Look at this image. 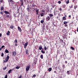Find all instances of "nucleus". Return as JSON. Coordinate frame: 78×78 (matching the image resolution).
Segmentation results:
<instances>
[{
  "label": "nucleus",
  "mask_w": 78,
  "mask_h": 78,
  "mask_svg": "<svg viewBox=\"0 0 78 78\" xmlns=\"http://www.w3.org/2000/svg\"><path fill=\"white\" fill-rule=\"evenodd\" d=\"M49 16L50 17H53V15L50 13L49 14Z\"/></svg>",
  "instance_id": "a878e982"
},
{
  "label": "nucleus",
  "mask_w": 78,
  "mask_h": 78,
  "mask_svg": "<svg viewBox=\"0 0 78 78\" xmlns=\"http://www.w3.org/2000/svg\"><path fill=\"white\" fill-rule=\"evenodd\" d=\"M30 9H31V8L29 6V5L28 6L27 8V11H28V12H30L31 11V10H30Z\"/></svg>",
  "instance_id": "20e7f679"
},
{
  "label": "nucleus",
  "mask_w": 78,
  "mask_h": 78,
  "mask_svg": "<svg viewBox=\"0 0 78 78\" xmlns=\"http://www.w3.org/2000/svg\"><path fill=\"white\" fill-rule=\"evenodd\" d=\"M65 64H67V61H65Z\"/></svg>",
  "instance_id": "864d4df0"
},
{
  "label": "nucleus",
  "mask_w": 78,
  "mask_h": 78,
  "mask_svg": "<svg viewBox=\"0 0 78 78\" xmlns=\"http://www.w3.org/2000/svg\"><path fill=\"white\" fill-rule=\"evenodd\" d=\"M36 75H34L32 77H36Z\"/></svg>",
  "instance_id": "3c124183"
},
{
  "label": "nucleus",
  "mask_w": 78,
  "mask_h": 78,
  "mask_svg": "<svg viewBox=\"0 0 78 78\" xmlns=\"http://www.w3.org/2000/svg\"><path fill=\"white\" fill-rule=\"evenodd\" d=\"M29 51L27 49H26L25 51L26 54L27 55H29Z\"/></svg>",
  "instance_id": "1a4fd4ad"
},
{
  "label": "nucleus",
  "mask_w": 78,
  "mask_h": 78,
  "mask_svg": "<svg viewBox=\"0 0 78 78\" xmlns=\"http://www.w3.org/2000/svg\"><path fill=\"white\" fill-rule=\"evenodd\" d=\"M54 72L55 73H57V72H56L55 71H54Z\"/></svg>",
  "instance_id": "13d9d810"
},
{
  "label": "nucleus",
  "mask_w": 78,
  "mask_h": 78,
  "mask_svg": "<svg viewBox=\"0 0 78 78\" xmlns=\"http://www.w3.org/2000/svg\"><path fill=\"white\" fill-rule=\"evenodd\" d=\"M51 17H50L49 16H47L46 18V20L47 21H48L50 19V18Z\"/></svg>",
  "instance_id": "7ed1b4c3"
},
{
  "label": "nucleus",
  "mask_w": 78,
  "mask_h": 78,
  "mask_svg": "<svg viewBox=\"0 0 78 78\" xmlns=\"http://www.w3.org/2000/svg\"><path fill=\"white\" fill-rule=\"evenodd\" d=\"M9 33H10V32H9V31H8L6 33V34L7 35H8H8H9Z\"/></svg>",
  "instance_id": "72a5a7b5"
},
{
  "label": "nucleus",
  "mask_w": 78,
  "mask_h": 78,
  "mask_svg": "<svg viewBox=\"0 0 78 78\" xmlns=\"http://www.w3.org/2000/svg\"><path fill=\"white\" fill-rule=\"evenodd\" d=\"M72 72V71L71 70L68 71H67L66 73L67 74V75H70V72Z\"/></svg>",
  "instance_id": "f3484780"
},
{
  "label": "nucleus",
  "mask_w": 78,
  "mask_h": 78,
  "mask_svg": "<svg viewBox=\"0 0 78 78\" xmlns=\"http://www.w3.org/2000/svg\"><path fill=\"white\" fill-rule=\"evenodd\" d=\"M5 13L6 14H9V12L8 11H5Z\"/></svg>",
  "instance_id": "bb28decb"
},
{
  "label": "nucleus",
  "mask_w": 78,
  "mask_h": 78,
  "mask_svg": "<svg viewBox=\"0 0 78 78\" xmlns=\"http://www.w3.org/2000/svg\"><path fill=\"white\" fill-rule=\"evenodd\" d=\"M64 26H65V27H67V26H68V25L66 24H65Z\"/></svg>",
  "instance_id": "09e8293b"
},
{
  "label": "nucleus",
  "mask_w": 78,
  "mask_h": 78,
  "mask_svg": "<svg viewBox=\"0 0 78 78\" xmlns=\"http://www.w3.org/2000/svg\"><path fill=\"white\" fill-rule=\"evenodd\" d=\"M66 35H63L62 36H63V39H66Z\"/></svg>",
  "instance_id": "b1692460"
},
{
  "label": "nucleus",
  "mask_w": 78,
  "mask_h": 78,
  "mask_svg": "<svg viewBox=\"0 0 78 78\" xmlns=\"http://www.w3.org/2000/svg\"><path fill=\"white\" fill-rule=\"evenodd\" d=\"M8 73H10V70H9V71L8 72Z\"/></svg>",
  "instance_id": "69168bd1"
},
{
  "label": "nucleus",
  "mask_w": 78,
  "mask_h": 78,
  "mask_svg": "<svg viewBox=\"0 0 78 78\" xmlns=\"http://www.w3.org/2000/svg\"><path fill=\"white\" fill-rule=\"evenodd\" d=\"M63 8H64L66 6V5L65 4H63L62 6Z\"/></svg>",
  "instance_id": "c9c22d12"
},
{
  "label": "nucleus",
  "mask_w": 78,
  "mask_h": 78,
  "mask_svg": "<svg viewBox=\"0 0 78 78\" xmlns=\"http://www.w3.org/2000/svg\"><path fill=\"white\" fill-rule=\"evenodd\" d=\"M63 20H66V18L65 16H63L62 17Z\"/></svg>",
  "instance_id": "4be33fe9"
},
{
  "label": "nucleus",
  "mask_w": 78,
  "mask_h": 78,
  "mask_svg": "<svg viewBox=\"0 0 78 78\" xmlns=\"http://www.w3.org/2000/svg\"><path fill=\"white\" fill-rule=\"evenodd\" d=\"M4 9V8H3V7H1V11H2Z\"/></svg>",
  "instance_id": "473e14b6"
},
{
  "label": "nucleus",
  "mask_w": 78,
  "mask_h": 78,
  "mask_svg": "<svg viewBox=\"0 0 78 78\" xmlns=\"http://www.w3.org/2000/svg\"><path fill=\"white\" fill-rule=\"evenodd\" d=\"M46 28L47 29V30H48V26L46 25Z\"/></svg>",
  "instance_id": "7c9ffc66"
},
{
  "label": "nucleus",
  "mask_w": 78,
  "mask_h": 78,
  "mask_svg": "<svg viewBox=\"0 0 78 78\" xmlns=\"http://www.w3.org/2000/svg\"><path fill=\"white\" fill-rule=\"evenodd\" d=\"M20 67V66H17L16 67V69H19Z\"/></svg>",
  "instance_id": "4c0bfd02"
},
{
  "label": "nucleus",
  "mask_w": 78,
  "mask_h": 78,
  "mask_svg": "<svg viewBox=\"0 0 78 78\" xmlns=\"http://www.w3.org/2000/svg\"><path fill=\"white\" fill-rule=\"evenodd\" d=\"M2 34H0V37H2Z\"/></svg>",
  "instance_id": "0e129e2a"
},
{
  "label": "nucleus",
  "mask_w": 78,
  "mask_h": 78,
  "mask_svg": "<svg viewBox=\"0 0 78 78\" xmlns=\"http://www.w3.org/2000/svg\"><path fill=\"white\" fill-rule=\"evenodd\" d=\"M0 13L1 14H3V12H1Z\"/></svg>",
  "instance_id": "6e6d98bb"
},
{
  "label": "nucleus",
  "mask_w": 78,
  "mask_h": 78,
  "mask_svg": "<svg viewBox=\"0 0 78 78\" xmlns=\"http://www.w3.org/2000/svg\"><path fill=\"white\" fill-rule=\"evenodd\" d=\"M61 41H62V43H63V42H64V41L62 40H61Z\"/></svg>",
  "instance_id": "bf43d9fd"
},
{
  "label": "nucleus",
  "mask_w": 78,
  "mask_h": 78,
  "mask_svg": "<svg viewBox=\"0 0 78 78\" xmlns=\"http://www.w3.org/2000/svg\"><path fill=\"white\" fill-rule=\"evenodd\" d=\"M69 17H71V15H69Z\"/></svg>",
  "instance_id": "774afa93"
},
{
  "label": "nucleus",
  "mask_w": 78,
  "mask_h": 78,
  "mask_svg": "<svg viewBox=\"0 0 78 78\" xmlns=\"http://www.w3.org/2000/svg\"><path fill=\"white\" fill-rule=\"evenodd\" d=\"M10 28L11 29H13L14 28V26L12 25H11L10 27Z\"/></svg>",
  "instance_id": "6ab92c4d"
},
{
  "label": "nucleus",
  "mask_w": 78,
  "mask_h": 78,
  "mask_svg": "<svg viewBox=\"0 0 78 78\" xmlns=\"http://www.w3.org/2000/svg\"><path fill=\"white\" fill-rule=\"evenodd\" d=\"M20 7L19 8L17 7V13H19V14H20V13H22V11H21L20 10Z\"/></svg>",
  "instance_id": "f03ea898"
},
{
  "label": "nucleus",
  "mask_w": 78,
  "mask_h": 78,
  "mask_svg": "<svg viewBox=\"0 0 78 78\" xmlns=\"http://www.w3.org/2000/svg\"><path fill=\"white\" fill-rule=\"evenodd\" d=\"M18 31H20V33H22V29H21V28L19 26L18 27Z\"/></svg>",
  "instance_id": "39448f33"
},
{
  "label": "nucleus",
  "mask_w": 78,
  "mask_h": 78,
  "mask_svg": "<svg viewBox=\"0 0 78 78\" xmlns=\"http://www.w3.org/2000/svg\"><path fill=\"white\" fill-rule=\"evenodd\" d=\"M62 67L63 68L65 67V65L63 64L62 65Z\"/></svg>",
  "instance_id": "79ce46f5"
},
{
  "label": "nucleus",
  "mask_w": 78,
  "mask_h": 78,
  "mask_svg": "<svg viewBox=\"0 0 78 78\" xmlns=\"http://www.w3.org/2000/svg\"><path fill=\"white\" fill-rule=\"evenodd\" d=\"M44 20L43 19L41 20V23H44Z\"/></svg>",
  "instance_id": "aec40b11"
},
{
  "label": "nucleus",
  "mask_w": 78,
  "mask_h": 78,
  "mask_svg": "<svg viewBox=\"0 0 78 78\" xmlns=\"http://www.w3.org/2000/svg\"><path fill=\"white\" fill-rule=\"evenodd\" d=\"M21 11H22V7H21V8H20V10Z\"/></svg>",
  "instance_id": "4d7b16f0"
},
{
  "label": "nucleus",
  "mask_w": 78,
  "mask_h": 78,
  "mask_svg": "<svg viewBox=\"0 0 78 78\" xmlns=\"http://www.w3.org/2000/svg\"><path fill=\"white\" fill-rule=\"evenodd\" d=\"M71 49H72V50H75V48L73 47H71Z\"/></svg>",
  "instance_id": "e433bc0d"
},
{
  "label": "nucleus",
  "mask_w": 78,
  "mask_h": 78,
  "mask_svg": "<svg viewBox=\"0 0 78 78\" xmlns=\"http://www.w3.org/2000/svg\"><path fill=\"white\" fill-rule=\"evenodd\" d=\"M10 2L11 3V5H12L14 4V1L12 0H10Z\"/></svg>",
  "instance_id": "9b49d317"
},
{
  "label": "nucleus",
  "mask_w": 78,
  "mask_h": 78,
  "mask_svg": "<svg viewBox=\"0 0 78 78\" xmlns=\"http://www.w3.org/2000/svg\"><path fill=\"white\" fill-rule=\"evenodd\" d=\"M45 30V27H44V26H43V27L42 30Z\"/></svg>",
  "instance_id": "a18cd8bd"
},
{
  "label": "nucleus",
  "mask_w": 78,
  "mask_h": 78,
  "mask_svg": "<svg viewBox=\"0 0 78 78\" xmlns=\"http://www.w3.org/2000/svg\"><path fill=\"white\" fill-rule=\"evenodd\" d=\"M51 70H52V68H50L48 69V71L49 72H51Z\"/></svg>",
  "instance_id": "393cba45"
},
{
  "label": "nucleus",
  "mask_w": 78,
  "mask_h": 78,
  "mask_svg": "<svg viewBox=\"0 0 78 78\" xmlns=\"http://www.w3.org/2000/svg\"><path fill=\"white\" fill-rule=\"evenodd\" d=\"M5 53H9V51H8V50L6 49L5 50Z\"/></svg>",
  "instance_id": "f704fd0d"
},
{
  "label": "nucleus",
  "mask_w": 78,
  "mask_h": 78,
  "mask_svg": "<svg viewBox=\"0 0 78 78\" xmlns=\"http://www.w3.org/2000/svg\"><path fill=\"white\" fill-rule=\"evenodd\" d=\"M28 42H27L24 44V48H27V45H28Z\"/></svg>",
  "instance_id": "9d476101"
},
{
  "label": "nucleus",
  "mask_w": 78,
  "mask_h": 78,
  "mask_svg": "<svg viewBox=\"0 0 78 78\" xmlns=\"http://www.w3.org/2000/svg\"><path fill=\"white\" fill-rule=\"evenodd\" d=\"M44 13H45V10L43 9L41 11V13L39 14V16L41 17H44Z\"/></svg>",
  "instance_id": "f257e3e1"
},
{
  "label": "nucleus",
  "mask_w": 78,
  "mask_h": 78,
  "mask_svg": "<svg viewBox=\"0 0 78 78\" xmlns=\"http://www.w3.org/2000/svg\"><path fill=\"white\" fill-rule=\"evenodd\" d=\"M62 32H63V35H66V34H67V32H66V31H65L64 30H62Z\"/></svg>",
  "instance_id": "423d86ee"
},
{
  "label": "nucleus",
  "mask_w": 78,
  "mask_h": 78,
  "mask_svg": "<svg viewBox=\"0 0 78 78\" xmlns=\"http://www.w3.org/2000/svg\"><path fill=\"white\" fill-rule=\"evenodd\" d=\"M8 78V76L7 75V74H6L5 75L4 78Z\"/></svg>",
  "instance_id": "a19ab883"
},
{
  "label": "nucleus",
  "mask_w": 78,
  "mask_h": 78,
  "mask_svg": "<svg viewBox=\"0 0 78 78\" xmlns=\"http://www.w3.org/2000/svg\"><path fill=\"white\" fill-rule=\"evenodd\" d=\"M32 9H33L34 10H35V7H36V5L34 4H33L32 5Z\"/></svg>",
  "instance_id": "0eeeda50"
},
{
  "label": "nucleus",
  "mask_w": 78,
  "mask_h": 78,
  "mask_svg": "<svg viewBox=\"0 0 78 78\" xmlns=\"http://www.w3.org/2000/svg\"><path fill=\"white\" fill-rule=\"evenodd\" d=\"M39 48L40 50H41L42 49V46L41 45H40L39 46Z\"/></svg>",
  "instance_id": "2eb2a0df"
},
{
  "label": "nucleus",
  "mask_w": 78,
  "mask_h": 78,
  "mask_svg": "<svg viewBox=\"0 0 78 78\" xmlns=\"http://www.w3.org/2000/svg\"><path fill=\"white\" fill-rule=\"evenodd\" d=\"M67 65L68 67H70V63H68L67 64Z\"/></svg>",
  "instance_id": "de8ad7c7"
},
{
  "label": "nucleus",
  "mask_w": 78,
  "mask_h": 78,
  "mask_svg": "<svg viewBox=\"0 0 78 78\" xmlns=\"http://www.w3.org/2000/svg\"><path fill=\"white\" fill-rule=\"evenodd\" d=\"M59 11H62V8H60L59 9Z\"/></svg>",
  "instance_id": "49530a36"
},
{
  "label": "nucleus",
  "mask_w": 78,
  "mask_h": 78,
  "mask_svg": "<svg viewBox=\"0 0 78 78\" xmlns=\"http://www.w3.org/2000/svg\"><path fill=\"white\" fill-rule=\"evenodd\" d=\"M20 2L21 3V6H22L23 3V0H21L20 1Z\"/></svg>",
  "instance_id": "5701e85b"
},
{
  "label": "nucleus",
  "mask_w": 78,
  "mask_h": 78,
  "mask_svg": "<svg viewBox=\"0 0 78 78\" xmlns=\"http://www.w3.org/2000/svg\"><path fill=\"white\" fill-rule=\"evenodd\" d=\"M55 6H56L55 5H54L52 6V7H53V8H55Z\"/></svg>",
  "instance_id": "680f3d73"
},
{
  "label": "nucleus",
  "mask_w": 78,
  "mask_h": 78,
  "mask_svg": "<svg viewBox=\"0 0 78 78\" xmlns=\"http://www.w3.org/2000/svg\"><path fill=\"white\" fill-rule=\"evenodd\" d=\"M59 39H60V41H61V40H62V39H61V38H60V37H59Z\"/></svg>",
  "instance_id": "338daca9"
},
{
  "label": "nucleus",
  "mask_w": 78,
  "mask_h": 78,
  "mask_svg": "<svg viewBox=\"0 0 78 78\" xmlns=\"http://www.w3.org/2000/svg\"><path fill=\"white\" fill-rule=\"evenodd\" d=\"M58 3L59 4H61V1H59Z\"/></svg>",
  "instance_id": "37998d69"
},
{
  "label": "nucleus",
  "mask_w": 78,
  "mask_h": 78,
  "mask_svg": "<svg viewBox=\"0 0 78 78\" xmlns=\"http://www.w3.org/2000/svg\"><path fill=\"white\" fill-rule=\"evenodd\" d=\"M6 69V66H5L4 68H3V70H5Z\"/></svg>",
  "instance_id": "603ef678"
},
{
  "label": "nucleus",
  "mask_w": 78,
  "mask_h": 78,
  "mask_svg": "<svg viewBox=\"0 0 78 78\" xmlns=\"http://www.w3.org/2000/svg\"><path fill=\"white\" fill-rule=\"evenodd\" d=\"M74 8L75 10H76V9L78 8V6L77 5H75L74 6Z\"/></svg>",
  "instance_id": "412c9836"
},
{
  "label": "nucleus",
  "mask_w": 78,
  "mask_h": 78,
  "mask_svg": "<svg viewBox=\"0 0 78 78\" xmlns=\"http://www.w3.org/2000/svg\"><path fill=\"white\" fill-rule=\"evenodd\" d=\"M44 49L45 50H46L47 49V47H46V46H44Z\"/></svg>",
  "instance_id": "58836bf2"
},
{
  "label": "nucleus",
  "mask_w": 78,
  "mask_h": 78,
  "mask_svg": "<svg viewBox=\"0 0 78 78\" xmlns=\"http://www.w3.org/2000/svg\"><path fill=\"white\" fill-rule=\"evenodd\" d=\"M58 12V11H57L55 12H54V15H56L57 14V12Z\"/></svg>",
  "instance_id": "c85d7f7f"
},
{
  "label": "nucleus",
  "mask_w": 78,
  "mask_h": 78,
  "mask_svg": "<svg viewBox=\"0 0 78 78\" xmlns=\"http://www.w3.org/2000/svg\"><path fill=\"white\" fill-rule=\"evenodd\" d=\"M3 55H4V54L3 53H2L1 54V56H3Z\"/></svg>",
  "instance_id": "8fccbe9b"
},
{
  "label": "nucleus",
  "mask_w": 78,
  "mask_h": 78,
  "mask_svg": "<svg viewBox=\"0 0 78 78\" xmlns=\"http://www.w3.org/2000/svg\"><path fill=\"white\" fill-rule=\"evenodd\" d=\"M16 55V52L14 51L13 52L12 55L14 56H15Z\"/></svg>",
  "instance_id": "dca6fc26"
},
{
  "label": "nucleus",
  "mask_w": 78,
  "mask_h": 78,
  "mask_svg": "<svg viewBox=\"0 0 78 78\" xmlns=\"http://www.w3.org/2000/svg\"><path fill=\"white\" fill-rule=\"evenodd\" d=\"M40 58L42 59H43L44 58V57L43 56V55H41L40 56Z\"/></svg>",
  "instance_id": "c756f323"
},
{
  "label": "nucleus",
  "mask_w": 78,
  "mask_h": 78,
  "mask_svg": "<svg viewBox=\"0 0 78 78\" xmlns=\"http://www.w3.org/2000/svg\"><path fill=\"white\" fill-rule=\"evenodd\" d=\"M37 25H38V26H40V25H41V24L40 23L38 22L37 23Z\"/></svg>",
  "instance_id": "ea45409f"
},
{
  "label": "nucleus",
  "mask_w": 78,
  "mask_h": 78,
  "mask_svg": "<svg viewBox=\"0 0 78 78\" xmlns=\"http://www.w3.org/2000/svg\"><path fill=\"white\" fill-rule=\"evenodd\" d=\"M21 67H23V64H21Z\"/></svg>",
  "instance_id": "052dcab7"
},
{
  "label": "nucleus",
  "mask_w": 78,
  "mask_h": 78,
  "mask_svg": "<svg viewBox=\"0 0 78 78\" xmlns=\"http://www.w3.org/2000/svg\"><path fill=\"white\" fill-rule=\"evenodd\" d=\"M30 66H29L27 67L26 68V71H28L29 70H30Z\"/></svg>",
  "instance_id": "6e6552de"
},
{
  "label": "nucleus",
  "mask_w": 78,
  "mask_h": 78,
  "mask_svg": "<svg viewBox=\"0 0 78 78\" xmlns=\"http://www.w3.org/2000/svg\"><path fill=\"white\" fill-rule=\"evenodd\" d=\"M39 9H36V12L37 15H39Z\"/></svg>",
  "instance_id": "f8f14e48"
},
{
  "label": "nucleus",
  "mask_w": 78,
  "mask_h": 78,
  "mask_svg": "<svg viewBox=\"0 0 78 78\" xmlns=\"http://www.w3.org/2000/svg\"><path fill=\"white\" fill-rule=\"evenodd\" d=\"M68 23V22L67 21H64L63 23V24H67Z\"/></svg>",
  "instance_id": "cd10ccee"
},
{
  "label": "nucleus",
  "mask_w": 78,
  "mask_h": 78,
  "mask_svg": "<svg viewBox=\"0 0 78 78\" xmlns=\"http://www.w3.org/2000/svg\"><path fill=\"white\" fill-rule=\"evenodd\" d=\"M43 50H44V51H43ZM41 53H43V54H44V53H45V50H43L42 49L41 50Z\"/></svg>",
  "instance_id": "a211bd4d"
},
{
  "label": "nucleus",
  "mask_w": 78,
  "mask_h": 78,
  "mask_svg": "<svg viewBox=\"0 0 78 78\" xmlns=\"http://www.w3.org/2000/svg\"><path fill=\"white\" fill-rule=\"evenodd\" d=\"M15 6V7H17V8H18V6H17V4H16Z\"/></svg>",
  "instance_id": "c03bdc74"
},
{
  "label": "nucleus",
  "mask_w": 78,
  "mask_h": 78,
  "mask_svg": "<svg viewBox=\"0 0 78 78\" xmlns=\"http://www.w3.org/2000/svg\"><path fill=\"white\" fill-rule=\"evenodd\" d=\"M9 58V56H8L6 58V62H7L8 61V59Z\"/></svg>",
  "instance_id": "4468645a"
},
{
  "label": "nucleus",
  "mask_w": 78,
  "mask_h": 78,
  "mask_svg": "<svg viewBox=\"0 0 78 78\" xmlns=\"http://www.w3.org/2000/svg\"><path fill=\"white\" fill-rule=\"evenodd\" d=\"M14 42L15 44V46H17V39H16L14 41Z\"/></svg>",
  "instance_id": "ddd939ff"
},
{
  "label": "nucleus",
  "mask_w": 78,
  "mask_h": 78,
  "mask_svg": "<svg viewBox=\"0 0 78 78\" xmlns=\"http://www.w3.org/2000/svg\"><path fill=\"white\" fill-rule=\"evenodd\" d=\"M5 47V46H2L1 48H2H2H4Z\"/></svg>",
  "instance_id": "5fc2aeb1"
},
{
  "label": "nucleus",
  "mask_w": 78,
  "mask_h": 78,
  "mask_svg": "<svg viewBox=\"0 0 78 78\" xmlns=\"http://www.w3.org/2000/svg\"><path fill=\"white\" fill-rule=\"evenodd\" d=\"M65 17H67V15L66 14L65 15Z\"/></svg>",
  "instance_id": "e2e57ef3"
},
{
  "label": "nucleus",
  "mask_w": 78,
  "mask_h": 78,
  "mask_svg": "<svg viewBox=\"0 0 78 78\" xmlns=\"http://www.w3.org/2000/svg\"><path fill=\"white\" fill-rule=\"evenodd\" d=\"M66 4H69V0H67L66 2Z\"/></svg>",
  "instance_id": "2f4dec72"
}]
</instances>
